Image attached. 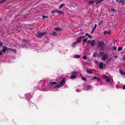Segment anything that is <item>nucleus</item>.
I'll return each instance as SVG.
<instances>
[{"label": "nucleus", "instance_id": "obj_1", "mask_svg": "<svg viewBox=\"0 0 125 125\" xmlns=\"http://www.w3.org/2000/svg\"><path fill=\"white\" fill-rule=\"evenodd\" d=\"M58 80L60 81V83L59 84H57V87L58 88L62 87L65 83L66 80L62 77H60L58 79Z\"/></svg>", "mask_w": 125, "mask_h": 125}, {"label": "nucleus", "instance_id": "obj_2", "mask_svg": "<svg viewBox=\"0 0 125 125\" xmlns=\"http://www.w3.org/2000/svg\"><path fill=\"white\" fill-rule=\"evenodd\" d=\"M57 83L55 82H53L51 83L48 86V88L49 90H51L53 89H57L58 88L57 87Z\"/></svg>", "mask_w": 125, "mask_h": 125}, {"label": "nucleus", "instance_id": "obj_3", "mask_svg": "<svg viewBox=\"0 0 125 125\" xmlns=\"http://www.w3.org/2000/svg\"><path fill=\"white\" fill-rule=\"evenodd\" d=\"M47 34L46 32H39L37 33L36 34V36L38 38H40L42 37L43 35L45 36V35Z\"/></svg>", "mask_w": 125, "mask_h": 125}, {"label": "nucleus", "instance_id": "obj_4", "mask_svg": "<svg viewBox=\"0 0 125 125\" xmlns=\"http://www.w3.org/2000/svg\"><path fill=\"white\" fill-rule=\"evenodd\" d=\"M72 74L71 76V78L72 79H75L76 78V75L78 74V72H73L72 73Z\"/></svg>", "mask_w": 125, "mask_h": 125}, {"label": "nucleus", "instance_id": "obj_5", "mask_svg": "<svg viewBox=\"0 0 125 125\" xmlns=\"http://www.w3.org/2000/svg\"><path fill=\"white\" fill-rule=\"evenodd\" d=\"M87 45H88L89 43H90L91 45L92 46H94L95 43V42L94 40L91 41L90 40H88L87 42Z\"/></svg>", "mask_w": 125, "mask_h": 125}, {"label": "nucleus", "instance_id": "obj_6", "mask_svg": "<svg viewBox=\"0 0 125 125\" xmlns=\"http://www.w3.org/2000/svg\"><path fill=\"white\" fill-rule=\"evenodd\" d=\"M104 45V42L101 41L99 42L98 43V45L99 47H102Z\"/></svg>", "mask_w": 125, "mask_h": 125}, {"label": "nucleus", "instance_id": "obj_7", "mask_svg": "<svg viewBox=\"0 0 125 125\" xmlns=\"http://www.w3.org/2000/svg\"><path fill=\"white\" fill-rule=\"evenodd\" d=\"M100 68L101 69H103L104 67H106V66L102 62H100L99 64Z\"/></svg>", "mask_w": 125, "mask_h": 125}, {"label": "nucleus", "instance_id": "obj_8", "mask_svg": "<svg viewBox=\"0 0 125 125\" xmlns=\"http://www.w3.org/2000/svg\"><path fill=\"white\" fill-rule=\"evenodd\" d=\"M92 89V88L91 86L88 85H86L85 87V89L86 90H90Z\"/></svg>", "mask_w": 125, "mask_h": 125}, {"label": "nucleus", "instance_id": "obj_9", "mask_svg": "<svg viewBox=\"0 0 125 125\" xmlns=\"http://www.w3.org/2000/svg\"><path fill=\"white\" fill-rule=\"evenodd\" d=\"M116 1L120 2L122 5H123L125 3V1L124 0H116Z\"/></svg>", "mask_w": 125, "mask_h": 125}, {"label": "nucleus", "instance_id": "obj_10", "mask_svg": "<svg viewBox=\"0 0 125 125\" xmlns=\"http://www.w3.org/2000/svg\"><path fill=\"white\" fill-rule=\"evenodd\" d=\"M104 78H105L106 81L108 82H109L110 81V80L109 78L106 75H104Z\"/></svg>", "mask_w": 125, "mask_h": 125}, {"label": "nucleus", "instance_id": "obj_11", "mask_svg": "<svg viewBox=\"0 0 125 125\" xmlns=\"http://www.w3.org/2000/svg\"><path fill=\"white\" fill-rule=\"evenodd\" d=\"M107 57V55L106 54L104 55L102 58V60H104L106 59Z\"/></svg>", "mask_w": 125, "mask_h": 125}, {"label": "nucleus", "instance_id": "obj_12", "mask_svg": "<svg viewBox=\"0 0 125 125\" xmlns=\"http://www.w3.org/2000/svg\"><path fill=\"white\" fill-rule=\"evenodd\" d=\"M79 43V42H78V41H76V42H74L72 44V46L73 47H74Z\"/></svg>", "mask_w": 125, "mask_h": 125}, {"label": "nucleus", "instance_id": "obj_13", "mask_svg": "<svg viewBox=\"0 0 125 125\" xmlns=\"http://www.w3.org/2000/svg\"><path fill=\"white\" fill-rule=\"evenodd\" d=\"M97 27V25L96 24H95L94 27L92 29V32L93 33V32L94 31L95 29Z\"/></svg>", "mask_w": 125, "mask_h": 125}, {"label": "nucleus", "instance_id": "obj_14", "mask_svg": "<svg viewBox=\"0 0 125 125\" xmlns=\"http://www.w3.org/2000/svg\"><path fill=\"white\" fill-rule=\"evenodd\" d=\"M94 2L95 3V0H93L89 1L88 2V4H89L91 5Z\"/></svg>", "mask_w": 125, "mask_h": 125}, {"label": "nucleus", "instance_id": "obj_15", "mask_svg": "<svg viewBox=\"0 0 125 125\" xmlns=\"http://www.w3.org/2000/svg\"><path fill=\"white\" fill-rule=\"evenodd\" d=\"M57 33L55 32H53L50 34V35H56Z\"/></svg>", "mask_w": 125, "mask_h": 125}, {"label": "nucleus", "instance_id": "obj_16", "mask_svg": "<svg viewBox=\"0 0 125 125\" xmlns=\"http://www.w3.org/2000/svg\"><path fill=\"white\" fill-rule=\"evenodd\" d=\"M103 0H95V3H98L102 2Z\"/></svg>", "mask_w": 125, "mask_h": 125}, {"label": "nucleus", "instance_id": "obj_17", "mask_svg": "<svg viewBox=\"0 0 125 125\" xmlns=\"http://www.w3.org/2000/svg\"><path fill=\"white\" fill-rule=\"evenodd\" d=\"M7 50V48L6 47H4V48L2 50V52H5Z\"/></svg>", "mask_w": 125, "mask_h": 125}, {"label": "nucleus", "instance_id": "obj_18", "mask_svg": "<svg viewBox=\"0 0 125 125\" xmlns=\"http://www.w3.org/2000/svg\"><path fill=\"white\" fill-rule=\"evenodd\" d=\"M103 33L104 34H110V32L108 31H104Z\"/></svg>", "mask_w": 125, "mask_h": 125}, {"label": "nucleus", "instance_id": "obj_19", "mask_svg": "<svg viewBox=\"0 0 125 125\" xmlns=\"http://www.w3.org/2000/svg\"><path fill=\"white\" fill-rule=\"evenodd\" d=\"M55 30L56 31H62L61 29L60 28H55Z\"/></svg>", "mask_w": 125, "mask_h": 125}, {"label": "nucleus", "instance_id": "obj_20", "mask_svg": "<svg viewBox=\"0 0 125 125\" xmlns=\"http://www.w3.org/2000/svg\"><path fill=\"white\" fill-rule=\"evenodd\" d=\"M84 37V36H81L78 38V41H77L79 42L81 40L82 38L83 37Z\"/></svg>", "mask_w": 125, "mask_h": 125}, {"label": "nucleus", "instance_id": "obj_21", "mask_svg": "<svg viewBox=\"0 0 125 125\" xmlns=\"http://www.w3.org/2000/svg\"><path fill=\"white\" fill-rule=\"evenodd\" d=\"M119 72L122 74L125 75V72H124L122 70H121V69L119 70Z\"/></svg>", "mask_w": 125, "mask_h": 125}, {"label": "nucleus", "instance_id": "obj_22", "mask_svg": "<svg viewBox=\"0 0 125 125\" xmlns=\"http://www.w3.org/2000/svg\"><path fill=\"white\" fill-rule=\"evenodd\" d=\"M85 35L88 36V37L90 38H91L92 37V36L88 33H86L85 34Z\"/></svg>", "mask_w": 125, "mask_h": 125}, {"label": "nucleus", "instance_id": "obj_23", "mask_svg": "<svg viewBox=\"0 0 125 125\" xmlns=\"http://www.w3.org/2000/svg\"><path fill=\"white\" fill-rule=\"evenodd\" d=\"M86 72L88 73H92V72L90 70H86Z\"/></svg>", "mask_w": 125, "mask_h": 125}, {"label": "nucleus", "instance_id": "obj_24", "mask_svg": "<svg viewBox=\"0 0 125 125\" xmlns=\"http://www.w3.org/2000/svg\"><path fill=\"white\" fill-rule=\"evenodd\" d=\"M93 79H94V80L97 79V80H100V79L99 78H98L96 76H94V77H93Z\"/></svg>", "mask_w": 125, "mask_h": 125}, {"label": "nucleus", "instance_id": "obj_25", "mask_svg": "<svg viewBox=\"0 0 125 125\" xmlns=\"http://www.w3.org/2000/svg\"><path fill=\"white\" fill-rule=\"evenodd\" d=\"M75 58H79L80 57V56L78 54H76L74 55Z\"/></svg>", "mask_w": 125, "mask_h": 125}, {"label": "nucleus", "instance_id": "obj_26", "mask_svg": "<svg viewBox=\"0 0 125 125\" xmlns=\"http://www.w3.org/2000/svg\"><path fill=\"white\" fill-rule=\"evenodd\" d=\"M64 5V3L61 4L59 7L60 9Z\"/></svg>", "mask_w": 125, "mask_h": 125}, {"label": "nucleus", "instance_id": "obj_27", "mask_svg": "<svg viewBox=\"0 0 125 125\" xmlns=\"http://www.w3.org/2000/svg\"><path fill=\"white\" fill-rule=\"evenodd\" d=\"M11 50L14 53H16L17 52L14 49H11Z\"/></svg>", "mask_w": 125, "mask_h": 125}, {"label": "nucleus", "instance_id": "obj_28", "mask_svg": "<svg viewBox=\"0 0 125 125\" xmlns=\"http://www.w3.org/2000/svg\"><path fill=\"white\" fill-rule=\"evenodd\" d=\"M82 79L84 81H86V78L85 77H82Z\"/></svg>", "mask_w": 125, "mask_h": 125}, {"label": "nucleus", "instance_id": "obj_29", "mask_svg": "<svg viewBox=\"0 0 125 125\" xmlns=\"http://www.w3.org/2000/svg\"><path fill=\"white\" fill-rule=\"evenodd\" d=\"M122 47H119L118 49V51H120L122 50Z\"/></svg>", "mask_w": 125, "mask_h": 125}, {"label": "nucleus", "instance_id": "obj_30", "mask_svg": "<svg viewBox=\"0 0 125 125\" xmlns=\"http://www.w3.org/2000/svg\"><path fill=\"white\" fill-rule=\"evenodd\" d=\"M87 38H86V39H84L83 40V42H86L87 41Z\"/></svg>", "mask_w": 125, "mask_h": 125}, {"label": "nucleus", "instance_id": "obj_31", "mask_svg": "<svg viewBox=\"0 0 125 125\" xmlns=\"http://www.w3.org/2000/svg\"><path fill=\"white\" fill-rule=\"evenodd\" d=\"M111 10H112L113 12H115L116 11L115 10V9L113 8L111 9Z\"/></svg>", "mask_w": 125, "mask_h": 125}, {"label": "nucleus", "instance_id": "obj_32", "mask_svg": "<svg viewBox=\"0 0 125 125\" xmlns=\"http://www.w3.org/2000/svg\"><path fill=\"white\" fill-rule=\"evenodd\" d=\"M113 50H115L116 49V47L115 46H114L113 47Z\"/></svg>", "mask_w": 125, "mask_h": 125}, {"label": "nucleus", "instance_id": "obj_33", "mask_svg": "<svg viewBox=\"0 0 125 125\" xmlns=\"http://www.w3.org/2000/svg\"><path fill=\"white\" fill-rule=\"evenodd\" d=\"M87 57L86 56H84L83 57V58L84 59H86Z\"/></svg>", "mask_w": 125, "mask_h": 125}, {"label": "nucleus", "instance_id": "obj_34", "mask_svg": "<svg viewBox=\"0 0 125 125\" xmlns=\"http://www.w3.org/2000/svg\"><path fill=\"white\" fill-rule=\"evenodd\" d=\"M103 23V21H100L99 23V24L100 25H101Z\"/></svg>", "mask_w": 125, "mask_h": 125}, {"label": "nucleus", "instance_id": "obj_35", "mask_svg": "<svg viewBox=\"0 0 125 125\" xmlns=\"http://www.w3.org/2000/svg\"><path fill=\"white\" fill-rule=\"evenodd\" d=\"M5 0H2L0 1V3H3L5 1Z\"/></svg>", "mask_w": 125, "mask_h": 125}, {"label": "nucleus", "instance_id": "obj_36", "mask_svg": "<svg viewBox=\"0 0 125 125\" xmlns=\"http://www.w3.org/2000/svg\"><path fill=\"white\" fill-rule=\"evenodd\" d=\"M2 44H3L2 43L0 42V47L2 46Z\"/></svg>", "mask_w": 125, "mask_h": 125}, {"label": "nucleus", "instance_id": "obj_37", "mask_svg": "<svg viewBox=\"0 0 125 125\" xmlns=\"http://www.w3.org/2000/svg\"><path fill=\"white\" fill-rule=\"evenodd\" d=\"M27 44H24L23 45V46H23V47L25 48V46H26V45Z\"/></svg>", "mask_w": 125, "mask_h": 125}, {"label": "nucleus", "instance_id": "obj_38", "mask_svg": "<svg viewBox=\"0 0 125 125\" xmlns=\"http://www.w3.org/2000/svg\"><path fill=\"white\" fill-rule=\"evenodd\" d=\"M51 12L52 13H54L55 12V10H52Z\"/></svg>", "mask_w": 125, "mask_h": 125}, {"label": "nucleus", "instance_id": "obj_39", "mask_svg": "<svg viewBox=\"0 0 125 125\" xmlns=\"http://www.w3.org/2000/svg\"><path fill=\"white\" fill-rule=\"evenodd\" d=\"M94 62H95V63H98V61L97 60H95L94 61Z\"/></svg>", "mask_w": 125, "mask_h": 125}, {"label": "nucleus", "instance_id": "obj_40", "mask_svg": "<svg viewBox=\"0 0 125 125\" xmlns=\"http://www.w3.org/2000/svg\"><path fill=\"white\" fill-rule=\"evenodd\" d=\"M47 16H46L45 15H44L43 16V18H47Z\"/></svg>", "mask_w": 125, "mask_h": 125}, {"label": "nucleus", "instance_id": "obj_41", "mask_svg": "<svg viewBox=\"0 0 125 125\" xmlns=\"http://www.w3.org/2000/svg\"><path fill=\"white\" fill-rule=\"evenodd\" d=\"M57 12H58V13H62V12H61V11H58Z\"/></svg>", "mask_w": 125, "mask_h": 125}, {"label": "nucleus", "instance_id": "obj_42", "mask_svg": "<svg viewBox=\"0 0 125 125\" xmlns=\"http://www.w3.org/2000/svg\"><path fill=\"white\" fill-rule=\"evenodd\" d=\"M123 88L124 89H125V85H124L123 87Z\"/></svg>", "mask_w": 125, "mask_h": 125}, {"label": "nucleus", "instance_id": "obj_43", "mask_svg": "<svg viewBox=\"0 0 125 125\" xmlns=\"http://www.w3.org/2000/svg\"><path fill=\"white\" fill-rule=\"evenodd\" d=\"M55 10V12H57V10Z\"/></svg>", "mask_w": 125, "mask_h": 125}, {"label": "nucleus", "instance_id": "obj_44", "mask_svg": "<svg viewBox=\"0 0 125 125\" xmlns=\"http://www.w3.org/2000/svg\"><path fill=\"white\" fill-rule=\"evenodd\" d=\"M2 52H1L0 51V55H1L2 54Z\"/></svg>", "mask_w": 125, "mask_h": 125}, {"label": "nucleus", "instance_id": "obj_45", "mask_svg": "<svg viewBox=\"0 0 125 125\" xmlns=\"http://www.w3.org/2000/svg\"><path fill=\"white\" fill-rule=\"evenodd\" d=\"M123 59L125 60V55L124 56Z\"/></svg>", "mask_w": 125, "mask_h": 125}, {"label": "nucleus", "instance_id": "obj_46", "mask_svg": "<svg viewBox=\"0 0 125 125\" xmlns=\"http://www.w3.org/2000/svg\"><path fill=\"white\" fill-rule=\"evenodd\" d=\"M124 60V59H123V58H122V59L121 58V59H120V60H121V61H122V60Z\"/></svg>", "mask_w": 125, "mask_h": 125}, {"label": "nucleus", "instance_id": "obj_47", "mask_svg": "<svg viewBox=\"0 0 125 125\" xmlns=\"http://www.w3.org/2000/svg\"><path fill=\"white\" fill-rule=\"evenodd\" d=\"M117 56H116H116H115V58H117Z\"/></svg>", "mask_w": 125, "mask_h": 125}, {"label": "nucleus", "instance_id": "obj_48", "mask_svg": "<svg viewBox=\"0 0 125 125\" xmlns=\"http://www.w3.org/2000/svg\"><path fill=\"white\" fill-rule=\"evenodd\" d=\"M84 42H83V45H84Z\"/></svg>", "mask_w": 125, "mask_h": 125}]
</instances>
